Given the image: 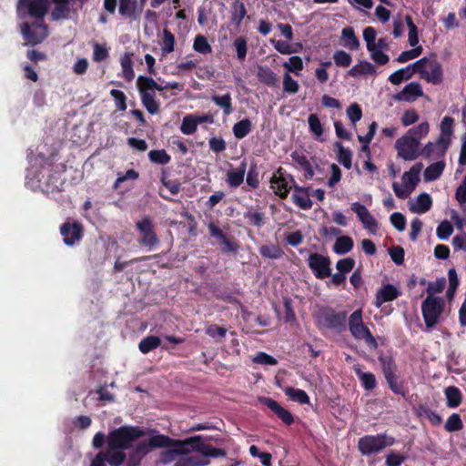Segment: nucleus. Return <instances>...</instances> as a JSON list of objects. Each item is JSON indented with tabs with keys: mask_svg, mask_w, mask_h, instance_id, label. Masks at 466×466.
Segmentation results:
<instances>
[{
	"mask_svg": "<svg viewBox=\"0 0 466 466\" xmlns=\"http://www.w3.org/2000/svg\"><path fill=\"white\" fill-rule=\"evenodd\" d=\"M186 444L185 446H187ZM188 445H193L192 450L197 451L198 454H190L181 457L174 466H207L209 464L208 457H223L226 455L225 451L220 449H217L210 445L205 444L202 442V436H200V440L189 443Z\"/></svg>",
	"mask_w": 466,
	"mask_h": 466,
	"instance_id": "f257e3e1",
	"label": "nucleus"
},
{
	"mask_svg": "<svg viewBox=\"0 0 466 466\" xmlns=\"http://www.w3.org/2000/svg\"><path fill=\"white\" fill-rule=\"evenodd\" d=\"M200 440V435L193 436L186 440H173L168 436L163 434H156L152 436L147 441H141L133 449L137 454L142 458L145 457L152 449L155 448H170L171 446H185L186 444L193 443Z\"/></svg>",
	"mask_w": 466,
	"mask_h": 466,
	"instance_id": "f03ea898",
	"label": "nucleus"
},
{
	"mask_svg": "<svg viewBox=\"0 0 466 466\" xmlns=\"http://www.w3.org/2000/svg\"><path fill=\"white\" fill-rule=\"evenodd\" d=\"M137 86L140 94L141 102L147 112L156 115L159 112V104L156 100L155 90L162 91L161 85H158L152 77L139 76L137 79Z\"/></svg>",
	"mask_w": 466,
	"mask_h": 466,
	"instance_id": "7ed1b4c3",
	"label": "nucleus"
},
{
	"mask_svg": "<svg viewBox=\"0 0 466 466\" xmlns=\"http://www.w3.org/2000/svg\"><path fill=\"white\" fill-rule=\"evenodd\" d=\"M144 435L145 431L138 427L122 426L109 433L108 448L127 450L135 440Z\"/></svg>",
	"mask_w": 466,
	"mask_h": 466,
	"instance_id": "20e7f679",
	"label": "nucleus"
},
{
	"mask_svg": "<svg viewBox=\"0 0 466 466\" xmlns=\"http://www.w3.org/2000/svg\"><path fill=\"white\" fill-rule=\"evenodd\" d=\"M416 73L420 78L433 85H440L443 81V70L435 56H425L414 63Z\"/></svg>",
	"mask_w": 466,
	"mask_h": 466,
	"instance_id": "39448f33",
	"label": "nucleus"
},
{
	"mask_svg": "<svg viewBox=\"0 0 466 466\" xmlns=\"http://www.w3.org/2000/svg\"><path fill=\"white\" fill-rule=\"evenodd\" d=\"M395 440L393 437L385 433L377 435H366L359 440V450L362 455H371L380 452L386 447L393 445Z\"/></svg>",
	"mask_w": 466,
	"mask_h": 466,
	"instance_id": "423d86ee",
	"label": "nucleus"
},
{
	"mask_svg": "<svg viewBox=\"0 0 466 466\" xmlns=\"http://www.w3.org/2000/svg\"><path fill=\"white\" fill-rule=\"evenodd\" d=\"M349 329L356 339H363L366 344L376 349L378 343L370 329L364 325L361 309L355 310L349 318Z\"/></svg>",
	"mask_w": 466,
	"mask_h": 466,
	"instance_id": "0eeeda50",
	"label": "nucleus"
},
{
	"mask_svg": "<svg viewBox=\"0 0 466 466\" xmlns=\"http://www.w3.org/2000/svg\"><path fill=\"white\" fill-rule=\"evenodd\" d=\"M444 307L441 298L427 296L421 303V311L425 325L428 329L434 328L440 319Z\"/></svg>",
	"mask_w": 466,
	"mask_h": 466,
	"instance_id": "6e6552de",
	"label": "nucleus"
},
{
	"mask_svg": "<svg viewBox=\"0 0 466 466\" xmlns=\"http://www.w3.org/2000/svg\"><path fill=\"white\" fill-rule=\"evenodd\" d=\"M21 34L27 45L35 46L48 36V27L43 21L24 23L20 26Z\"/></svg>",
	"mask_w": 466,
	"mask_h": 466,
	"instance_id": "1a4fd4ad",
	"label": "nucleus"
},
{
	"mask_svg": "<svg viewBox=\"0 0 466 466\" xmlns=\"http://www.w3.org/2000/svg\"><path fill=\"white\" fill-rule=\"evenodd\" d=\"M49 5V0H19L17 12L20 17H24V13H27L30 16L35 17L36 21H43Z\"/></svg>",
	"mask_w": 466,
	"mask_h": 466,
	"instance_id": "9d476101",
	"label": "nucleus"
},
{
	"mask_svg": "<svg viewBox=\"0 0 466 466\" xmlns=\"http://www.w3.org/2000/svg\"><path fill=\"white\" fill-rule=\"evenodd\" d=\"M419 146L420 144L417 140L407 134L398 138L395 142L398 157L408 161L414 160L420 156Z\"/></svg>",
	"mask_w": 466,
	"mask_h": 466,
	"instance_id": "9b49d317",
	"label": "nucleus"
},
{
	"mask_svg": "<svg viewBox=\"0 0 466 466\" xmlns=\"http://www.w3.org/2000/svg\"><path fill=\"white\" fill-rule=\"evenodd\" d=\"M294 183L292 176L284 173L281 167L270 178V187L281 198L288 197Z\"/></svg>",
	"mask_w": 466,
	"mask_h": 466,
	"instance_id": "f8f14e48",
	"label": "nucleus"
},
{
	"mask_svg": "<svg viewBox=\"0 0 466 466\" xmlns=\"http://www.w3.org/2000/svg\"><path fill=\"white\" fill-rule=\"evenodd\" d=\"M308 264L318 279H326L330 276V260L319 253H312L309 256Z\"/></svg>",
	"mask_w": 466,
	"mask_h": 466,
	"instance_id": "ddd939ff",
	"label": "nucleus"
},
{
	"mask_svg": "<svg viewBox=\"0 0 466 466\" xmlns=\"http://www.w3.org/2000/svg\"><path fill=\"white\" fill-rule=\"evenodd\" d=\"M137 228L141 234L139 243L150 249L158 244V238L153 230V223L149 218H144L137 223Z\"/></svg>",
	"mask_w": 466,
	"mask_h": 466,
	"instance_id": "4468645a",
	"label": "nucleus"
},
{
	"mask_svg": "<svg viewBox=\"0 0 466 466\" xmlns=\"http://www.w3.org/2000/svg\"><path fill=\"white\" fill-rule=\"evenodd\" d=\"M351 209L356 213L366 229L371 234L377 232L378 222L364 205L360 202H354L351 204Z\"/></svg>",
	"mask_w": 466,
	"mask_h": 466,
	"instance_id": "2eb2a0df",
	"label": "nucleus"
},
{
	"mask_svg": "<svg viewBox=\"0 0 466 466\" xmlns=\"http://www.w3.org/2000/svg\"><path fill=\"white\" fill-rule=\"evenodd\" d=\"M423 96L421 85L418 82H410L403 89L393 96L395 101L414 102Z\"/></svg>",
	"mask_w": 466,
	"mask_h": 466,
	"instance_id": "dca6fc26",
	"label": "nucleus"
},
{
	"mask_svg": "<svg viewBox=\"0 0 466 466\" xmlns=\"http://www.w3.org/2000/svg\"><path fill=\"white\" fill-rule=\"evenodd\" d=\"M60 233L64 238V242L67 246L74 245L80 240L82 236V227L79 223H64L61 226Z\"/></svg>",
	"mask_w": 466,
	"mask_h": 466,
	"instance_id": "f3484780",
	"label": "nucleus"
},
{
	"mask_svg": "<svg viewBox=\"0 0 466 466\" xmlns=\"http://www.w3.org/2000/svg\"><path fill=\"white\" fill-rule=\"evenodd\" d=\"M400 296V291L393 285H384L379 289L375 296L374 305L380 308L385 302L392 301Z\"/></svg>",
	"mask_w": 466,
	"mask_h": 466,
	"instance_id": "a211bd4d",
	"label": "nucleus"
},
{
	"mask_svg": "<svg viewBox=\"0 0 466 466\" xmlns=\"http://www.w3.org/2000/svg\"><path fill=\"white\" fill-rule=\"evenodd\" d=\"M323 325L329 329L342 330L345 327V312H326L322 315Z\"/></svg>",
	"mask_w": 466,
	"mask_h": 466,
	"instance_id": "6ab92c4d",
	"label": "nucleus"
},
{
	"mask_svg": "<svg viewBox=\"0 0 466 466\" xmlns=\"http://www.w3.org/2000/svg\"><path fill=\"white\" fill-rule=\"evenodd\" d=\"M263 402L287 425H290L294 421L291 413L283 407H281L276 400L269 398H265Z\"/></svg>",
	"mask_w": 466,
	"mask_h": 466,
	"instance_id": "aec40b11",
	"label": "nucleus"
},
{
	"mask_svg": "<svg viewBox=\"0 0 466 466\" xmlns=\"http://www.w3.org/2000/svg\"><path fill=\"white\" fill-rule=\"evenodd\" d=\"M454 119L451 116H444L441 123V135L438 139L444 145L443 149H448L451 144V137L453 132Z\"/></svg>",
	"mask_w": 466,
	"mask_h": 466,
	"instance_id": "412c9836",
	"label": "nucleus"
},
{
	"mask_svg": "<svg viewBox=\"0 0 466 466\" xmlns=\"http://www.w3.org/2000/svg\"><path fill=\"white\" fill-rule=\"evenodd\" d=\"M432 200L428 193L420 194L415 200L410 203V210L412 213L423 214L431 209Z\"/></svg>",
	"mask_w": 466,
	"mask_h": 466,
	"instance_id": "4be33fe9",
	"label": "nucleus"
},
{
	"mask_svg": "<svg viewBox=\"0 0 466 466\" xmlns=\"http://www.w3.org/2000/svg\"><path fill=\"white\" fill-rule=\"evenodd\" d=\"M416 73L415 66L413 64H410L405 67L400 68L397 71L393 72L388 78V80L395 86L401 84L404 80L410 79L413 75Z\"/></svg>",
	"mask_w": 466,
	"mask_h": 466,
	"instance_id": "5701e85b",
	"label": "nucleus"
},
{
	"mask_svg": "<svg viewBox=\"0 0 466 466\" xmlns=\"http://www.w3.org/2000/svg\"><path fill=\"white\" fill-rule=\"evenodd\" d=\"M118 12L121 15L131 19H137L141 10L137 7V0H119Z\"/></svg>",
	"mask_w": 466,
	"mask_h": 466,
	"instance_id": "b1692460",
	"label": "nucleus"
},
{
	"mask_svg": "<svg viewBox=\"0 0 466 466\" xmlns=\"http://www.w3.org/2000/svg\"><path fill=\"white\" fill-rule=\"evenodd\" d=\"M442 144L440 143V139L436 142H428L420 151V154L425 158H441L443 157L447 149H443Z\"/></svg>",
	"mask_w": 466,
	"mask_h": 466,
	"instance_id": "393cba45",
	"label": "nucleus"
},
{
	"mask_svg": "<svg viewBox=\"0 0 466 466\" xmlns=\"http://www.w3.org/2000/svg\"><path fill=\"white\" fill-rule=\"evenodd\" d=\"M247 169V162L243 160L239 167L236 169H231L227 174V182L231 187H239L243 181Z\"/></svg>",
	"mask_w": 466,
	"mask_h": 466,
	"instance_id": "a878e982",
	"label": "nucleus"
},
{
	"mask_svg": "<svg viewBox=\"0 0 466 466\" xmlns=\"http://www.w3.org/2000/svg\"><path fill=\"white\" fill-rule=\"evenodd\" d=\"M422 168V163H416L410 167L409 171L404 172V174L402 175L403 183L405 185H408L411 191L414 190L416 185L420 181V173Z\"/></svg>",
	"mask_w": 466,
	"mask_h": 466,
	"instance_id": "bb28decb",
	"label": "nucleus"
},
{
	"mask_svg": "<svg viewBox=\"0 0 466 466\" xmlns=\"http://www.w3.org/2000/svg\"><path fill=\"white\" fill-rule=\"evenodd\" d=\"M348 74L352 77H359L360 76H376L377 70L371 63L363 60L350 68Z\"/></svg>",
	"mask_w": 466,
	"mask_h": 466,
	"instance_id": "cd10ccee",
	"label": "nucleus"
},
{
	"mask_svg": "<svg viewBox=\"0 0 466 466\" xmlns=\"http://www.w3.org/2000/svg\"><path fill=\"white\" fill-rule=\"evenodd\" d=\"M257 76L261 83L268 86H275L279 82L277 74L267 66H258Z\"/></svg>",
	"mask_w": 466,
	"mask_h": 466,
	"instance_id": "c85d7f7f",
	"label": "nucleus"
},
{
	"mask_svg": "<svg viewBox=\"0 0 466 466\" xmlns=\"http://www.w3.org/2000/svg\"><path fill=\"white\" fill-rule=\"evenodd\" d=\"M294 189L295 191L292 195L294 203L304 210L311 208L312 201L309 198L308 191L305 188L298 186H294Z\"/></svg>",
	"mask_w": 466,
	"mask_h": 466,
	"instance_id": "c756f323",
	"label": "nucleus"
},
{
	"mask_svg": "<svg viewBox=\"0 0 466 466\" xmlns=\"http://www.w3.org/2000/svg\"><path fill=\"white\" fill-rule=\"evenodd\" d=\"M292 160L296 163L297 167L305 171L306 178H312L314 176V169L307 157L299 151H294L290 155Z\"/></svg>",
	"mask_w": 466,
	"mask_h": 466,
	"instance_id": "7c9ffc66",
	"label": "nucleus"
},
{
	"mask_svg": "<svg viewBox=\"0 0 466 466\" xmlns=\"http://www.w3.org/2000/svg\"><path fill=\"white\" fill-rule=\"evenodd\" d=\"M125 450L110 449L106 451H100L99 454H104L103 459L112 466H120L126 460L127 455Z\"/></svg>",
	"mask_w": 466,
	"mask_h": 466,
	"instance_id": "2f4dec72",
	"label": "nucleus"
},
{
	"mask_svg": "<svg viewBox=\"0 0 466 466\" xmlns=\"http://www.w3.org/2000/svg\"><path fill=\"white\" fill-rule=\"evenodd\" d=\"M353 370L366 390H372L376 388L377 380L374 374L362 371L360 364L354 365Z\"/></svg>",
	"mask_w": 466,
	"mask_h": 466,
	"instance_id": "473e14b6",
	"label": "nucleus"
},
{
	"mask_svg": "<svg viewBox=\"0 0 466 466\" xmlns=\"http://www.w3.org/2000/svg\"><path fill=\"white\" fill-rule=\"evenodd\" d=\"M53 2L56 4V6L51 12V18L54 21L68 18L70 13L69 1L53 0Z\"/></svg>",
	"mask_w": 466,
	"mask_h": 466,
	"instance_id": "72a5a7b5",
	"label": "nucleus"
},
{
	"mask_svg": "<svg viewBox=\"0 0 466 466\" xmlns=\"http://www.w3.org/2000/svg\"><path fill=\"white\" fill-rule=\"evenodd\" d=\"M445 167L443 160L437 161L426 167L424 171V180L427 182L436 180L441 177Z\"/></svg>",
	"mask_w": 466,
	"mask_h": 466,
	"instance_id": "f704fd0d",
	"label": "nucleus"
},
{
	"mask_svg": "<svg viewBox=\"0 0 466 466\" xmlns=\"http://www.w3.org/2000/svg\"><path fill=\"white\" fill-rule=\"evenodd\" d=\"M132 56L133 54L131 53H126L120 59L123 77L128 82L132 81L135 77Z\"/></svg>",
	"mask_w": 466,
	"mask_h": 466,
	"instance_id": "c9c22d12",
	"label": "nucleus"
},
{
	"mask_svg": "<svg viewBox=\"0 0 466 466\" xmlns=\"http://www.w3.org/2000/svg\"><path fill=\"white\" fill-rule=\"evenodd\" d=\"M341 41L343 46L350 50H356L360 46V41L351 27H346L342 30Z\"/></svg>",
	"mask_w": 466,
	"mask_h": 466,
	"instance_id": "e433bc0d",
	"label": "nucleus"
},
{
	"mask_svg": "<svg viewBox=\"0 0 466 466\" xmlns=\"http://www.w3.org/2000/svg\"><path fill=\"white\" fill-rule=\"evenodd\" d=\"M446 404L449 408H456L461 402V392L455 386H450L445 389Z\"/></svg>",
	"mask_w": 466,
	"mask_h": 466,
	"instance_id": "4c0bfd02",
	"label": "nucleus"
},
{
	"mask_svg": "<svg viewBox=\"0 0 466 466\" xmlns=\"http://www.w3.org/2000/svg\"><path fill=\"white\" fill-rule=\"evenodd\" d=\"M211 100L219 107L223 109V113L226 116H228L232 113V98L229 93L225 94L224 96H213Z\"/></svg>",
	"mask_w": 466,
	"mask_h": 466,
	"instance_id": "58836bf2",
	"label": "nucleus"
},
{
	"mask_svg": "<svg viewBox=\"0 0 466 466\" xmlns=\"http://www.w3.org/2000/svg\"><path fill=\"white\" fill-rule=\"evenodd\" d=\"M430 131V125L428 122H421L418 126L410 128L406 134L413 137L420 144V140L424 138Z\"/></svg>",
	"mask_w": 466,
	"mask_h": 466,
	"instance_id": "ea45409f",
	"label": "nucleus"
},
{
	"mask_svg": "<svg viewBox=\"0 0 466 466\" xmlns=\"http://www.w3.org/2000/svg\"><path fill=\"white\" fill-rule=\"evenodd\" d=\"M283 67L287 69V72H289V74L293 73L297 76H299L304 67L303 61L301 57L294 56L289 57L287 62L283 63Z\"/></svg>",
	"mask_w": 466,
	"mask_h": 466,
	"instance_id": "a19ab883",
	"label": "nucleus"
},
{
	"mask_svg": "<svg viewBox=\"0 0 466 466\" xmlns=\"http://www.w3.org/2000/svg\"><path fill=\"white\" fill-rule=\"evenodd\" d=\"M259 253L262 257L278 259L283 256V251L279 246L275 244L263 245L259 248Z\"/></svg>",
	"mask_w": 466,
	"mask_h": 466,
	"instance_id": "79ce46f5",
	"label": "nucleus"
},
{
	"mask_svg": "<svg viewBox=\"0 0 466 466\" xmlns=\"http://www.w3.org/2000/svg\"><path fill=\"white\" fill-rule=\"evenodd\" d=\"M175 35L168 30H163V38L161 44V52L163 56L172 53L175 49Z\"/></svg>",
	"mask_w": 466,
	"mask_h": 466,
	"instance_id": "37998d69",
	"label": "nucleus"
},
{
	"mask_svg": "<svg viewBox=\"0 0 466 466\" xmlns=\"http://www.w3.org/2000/svg\"><path fill=\"white\" fill-rule=\"evenodd\" d=\"M353 248V241L350 237L342 236L337 238L333 250L339 255L350 252Z\"/></svg>",
	"mask_w": 466,
	"mask_h": 466,
	"instance_id": "c03bdc74",
	"label": "nucleus"
},
{
	"mask_svg": "<svg viewBox=\"0 0 466 466\" xmlns=\"http://www.w3.org/2000/svg\"><path fill=\"white\" fill-rule=\"evenodd\" d=\"M286 395L292 400L297 401L300 404H308L309 403V398L308 394L300 390L295 389L292 387H288L284 390Z\"/></svg>",
	"mask_w": 466,
	"mask_h": 466,
	"instance_id": "a18cd8bd",
	"label": "nucleus"
},
{
	"mask_svg": "<svg viewBox=\"0 0 466 466\" xmlns=\"http://www.w3.org/2000/svg\"><path fill=\"white\" fill-rule=\"evenodd\" d=\"M161 344V339L157 336H147L143 339L138 345L139 350L146 354L150 350L157 349Z\"/></svg>",
	"mask_w": 466,
	"mask_h": 466,
	"instance_id": "49530a36",
	"label": "nucleus"
},
{
	"mask_svg": "<svg viewBox=\"0 0 466 466\" xmlns=\"http://www.w3.org/2000/svg\"><path fill=\"white\" fill-rule=\"evenodd\" d=\"M417 415L419 417H425L427 418L432 425H440L442 421V419L441 415L438 413L432 411L429 407L420 405L417 409Z\"/></svg>",
	"mask_w": 466,
	"mask_h": 466,
	"instance_id": "de8ad7c7",
	"label": "nucleus"
},
{
	"mask_svg": "<svg viewBox=\"0 0 466 466\" xmlns=\"http://www.w3.org/2000/svg\"><path fill=\"white\" fill-rule=\"evenodd\" d=\"M251 131L249 119H242L233 126V134L238 139L244 138Z\"/></svg>",
	"mask_w": 466,
	"mask_h": 466,
	"instance_id": "09e8293b",
	"label": "nucleus"
},
{
	"mask_svg": "<svg viewBox=\"0 0 466 466\" xmlns=\"http://www.w3.org/2000/svg\"><path fill=\"white\" fill-rule=\"evenodd\" d=\"M232 21L239 25L245 17L247 11L244 3L241 0H236L232 4Z\"/></svg>",
	"mask_w": 466,
	"mask_h": 466,
	"instance_id": "8fccbe9b",
	"label": "nucleus"
},
{
	"mask_svg": "<svg viewBox=\"0 0 466 466\" xmlns=\"http://www.w3.org/2000/svg\"><path fill=\"white\" fill-rule=\"evenodd\" d=\"M198 124L196 115H187L183 117L180 130L185 135H192L197 131Z\"/></svg>",
	"mask_w": 466,
	"mask_h": 466,
	"instance_id": "3c124183",
	"label": "nucleus"
},
{
	"mask_svg": "<svg viewBox=\"0 0 466 466\" xmlns=\"http://www.w3.org/2000/svg\"><path fill=\"white\" fill-rule=\"evenodd\" d=\"M379 360L385 378L396 373L397 366L390 356H381L379 358Z\"/></svg>",
	"mask_w": 466,
	"mask_h": 466,
	"instance_id": "603ef678",
	"label": "nucleus"
},
{
	"mask_svg": "<svg viewBox=\"0 0 466 466\" xmlns=\"http://www.w3.org/2000/svg\"><path fill=\"white\" fill-rule=\"evenodd\" d=\"M336 147L339 149L338 160L347 169L351 167V152L350 149L345 148L341 143L337 142Z\"/></svg>",
	"mask_w": 466,
	"mask_h": 466,
	"instance_id": "864d4df0",
	"label": "nucleus"
},
{
	"mask_svg": "<svg viewBox=\"0 0 466 466\" xmlns=\"http://www.w3.org/2000/svg\"><path fill=\"white\" fill-rule=\"evenodd\" d=\"M175 447L177 449L167 450L161 453L160 461L162 463L166 464V463L171 462L177 459V455H184L186 453H188V451L184 449L185 446H182V447L175 446Z\"/></svg>",
	"mask_w": 466,
	"mask_h": 466,
	"instance_id": "5fc2aeb1",
	"label": "nucleus"
},
{
	"mask_svg": "<svg viewBox=\"0 0 466 466\" xmlns=\"http://www.w3.org/2000/svg\"><path fill=\"white\" fill-rule=\"evenodd\" d=\"M444 428L449 432L458 431L463 428V422L458 413H452L445 422Z\"/></svg>",
	"mask_w": 466,
	"mask_h": 466,
	"instance_id": "6e6d98bb",
	"label": "nucleus"
},
{
	"mask_svg": "<svg viewBox=\"0 0 466 466\" xmlns=\"http://www.w3.org/2000/svg\"><path fill=\"white\" fill-rule=\"evenodd\" d=\"M148 158L151 162L159 165H166L171 159L170 156L164 149L149 151Z\"/></svg>",
	"mask_w": 466,
	"mask_h": 466,
	"instance_id": "4d7b16f0",
	"label": "nucleus"
},
{
	"mask_svg": "<svg viewBox=\"0 0 466 466\" xmlns=\"http://www.w3.org/2000/svg\"><path fill=\"white\" fill-rule=\"evenodd\" d=\"M453 233V227L448 220L441 221L436 229V234L439 239L446 240Z\"/></svg>",
	"mask_w": 466,
	"mask_h": 466,
	"instance_id": "13d9d810",
	"label": "nucleus"
},
{
	"mask_svg": "<svg viewBox=\"0 0 466 466\" xmlns=\"http://www.w3.org/2000/svg\"><path fill=\"white\" fill-rule=\"evenodd\" d=\"M308 123L310 131L314 134L316 138H319L323 134V127L316 114H310L308 117Z\"/></svg>",
	"mask_w": 466,
	"mask_h": 466,
	"instance_id": "bf43d9fd",
	"label": "nucleus"
},
{
	"mask_svg": "<svg viewBox=\"0 0 466 466\" xmlns=\"http://www.w3.org/2000/svg\"><path fill=\"white\" fill-rule=\"evenodd\" d=\"M193 48L201 54H209L212 51L210 45L204 35H198L195 37Z\"/></svg>",
	"mask_w": 466,
	"mask_h": 466,
	"instance_id": "052dcab7",
	"label": "nucleus"
},
{
	"mask_svg": "<svg viewBox=\"0 0 466 466\" xmlns=\"http://www.w3.org/2000/svg\"><path fill=\"white\" fill-rule=\"evenodd\" d=\"M299 89L298 81L294 80L289 72L283 76V90L288 94H296Z\"/></svg>",
	"mask_w": 466,
	"mask_h": 466,
	"instance_id": "680f3d73",
	"label": "nucleus"
},
{
	"mask_svg": "<svg viewBox=\"0 0 466 466\" xmlns=\"http://www.w3.org/2000/svg\"><path fill=\"white\" fill-rule=\"evenodd\" d=\"M413 49L403 51L397 57V62L399 63H406L411 59H414L420 56L422 53V47L420 46H413Z\"/></svg>",
	"mask_w": 466,
	"mask_h": 466,
	"instance_id": "e2e57ef3",
	"label": "nucleus"
},
{
	"mask_svg": "<svg viewBox=\"0 0 466 466\" xmlns=\"http://www.w3.org/2000/svg\"><path fill=\"white\" fill-rule=\"evenodd\" d=\"M46 191L55 192L60 191L62 189L63 181L60 177V175L56 173L49 177V178L45 182Z\"/></svg>",
	"mask_w": 466,
	"mask_h": 466,
	"instance_id": "0e129e2a",
	"label": "nucleus"
},
{
	"mask_svg": "<svg viewBox=\"0 0 466 466\" xmlns=\"http://www.w3.org/2000/svg\"><path fill=\"white\" fill-rule=\"evenodd\" d=\"M206 333L217 341H221L227 334V329L223 327L211 324L206 328Z\"/></svg>",
	"mask_w": 466,
	"mask_h": 466,
	"instance_id": "69168bd1",
	"label": "nucleus"
},
{
	"mask_svg": "<svg viewBox=\"0 0 466 466\" xmlns=\"http://www.w3.org/2000/svg\"><path fill=\"white\" fill-rule=\"evenodd\" d=\"M233 46L237 51L238 59L243 61L246 58L248 51L247 40L244 37L239 36L235 39Z\"/></svg>",
	"mask_w": 466,
	"mask_h": 466,
	"instance_id": "338daca9",
	"label": "nucleus"
},
{
	"mask_svg": "<svg viewBox=\"0 0 466 466\" xmlns=\"http://www.w3.org/2000/svg\"><path fill=\"white\" fill-rule=\"evenodd\" d=\"M334 62L338 66H349L351 64V56L345 51L339 50L333 55Z\"/></svg>",
	"mask_w": 466,
	"mask_h": 466,
	"instance_id": "774afa93",
	"label": "nucleus"
}]
</instances>
